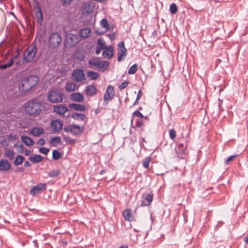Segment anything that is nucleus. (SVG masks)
<instances>
[{
	"mask_svg": "<svg viewBox=\"0 0 248 248\" xmlns=\"http://www.w3.org/2000/svg\"><path fill=\"white\" fill-rule=\"evenodd\" d=\"M13 63V60L12 58H11L9 60V61L4 64H0V70L1 69H5L11 66L12 65Z\"/></svg>",
	"mask_w": 248,
	"mask_h": 248,
	"instance_id": "f704fd0d",
	"label": "nucleus"
},
{
	"mask_svg": "<svg viewBox=\"0 0 248 248\" xmlns=\"http://www.w3.org/2000/svg\"><path fill=\"white\" fill-rule=\"evenodd\" d=\"M72 78L77 82H80L84 79L85 75L82 70H75L72 75Z\"/></svg>",
	"mask_w": 248,
	"mask_h": 248,
	"instance_id": "ddd939ff",
	"label": "nucleus"
},
{
	"mask_svg": "<svg viewBox=\"0 0 248 248\" xmlns=\"http://www.w3.org/2000/svg\"><path fill=\"white\" fill-rule=\"evenodd\" d=\"M76 87V84L72 81L67 82L65 86V90L68 92L74 91Z\"/></svg>",
	"mask_w": 248,
	"mask_h": 248,
	"instance_id": "cd10ccee",
	"label": "nucleus"
},
{
	"mask_svg": "<svg viewBox=\"0 0 248 248\" xmlns=\"http://www.w3.org/2000/svg\"><path fill=\"white\" fill-rule=\"evenodd\" d=\"M70 98L77 102H81L83 100V97L80 93H73L70 96Z\"/></svg>",
	"mask_w": 248,
	"mask_h": 248,
	"instance_id": "393cba45",
	"label": "nucleus"
},
{
	"mask_svg": "<svg viewBox=\"0 0 248 248\" xmlns=\"http://www.w3.org/2000/svg\"><path fill=\"white\" fill-rule=\"evenodd\" d=\"M45 143H46V141L43 138H41V139H39L37 141V143L40 145H43L45 144Z\"/></svg>",
	"mask_w": 248,
	"mask_h": 248,
	"instance_id": "3c124183",
	"label": "nucleus"
},
{
	"mask_svg": "<svg viewBox=\"0 0 248 248\" xmlns=\"http://www.w3.org/2000/svg\"><path fill=\"white\" fill-rule=\"evenodd\" d=\"M36 53V46L33 44L28 46L24 51V61L31 62L34 58Z\"/></svg>",
	"mask_w": 248,
	"mask_h": 248,
	"instance_id": "20e7f679",
	"label": "nucleus"
},
{
	"mask_svg": "<svg viewBox=\"0 0 248 248\" xmlns=\"http://www.w3.org/2000/svg\"><path fill=\"white\" fill-rule=\"evenodd\" d=\"M53 110L57 114L63 116L69 109L65 105H56L53 106Z\"/></svg>",
	"mask_w": 248,
	"mask_h": 248,
	"instance_id": "f8f14e48",
	"label": "nucleus"
},
{
	"mask_svg": "<svg viewBox=\"0 0 248 248\" xmlns=\"http://www.w3.org/2000/svg\"><path fill=\"white\" fill-rule=\"evenodd\" d=\"M237 156V155H233L229 156V157H228L227 159H226L225 160V161H224L225 164H227L229 163V162L232 161Z\"/></svg>",
	"mask_w": 248,
	"mask_h": 248,
	"instance_id": "49530a36",
	"label": "nucleus"
},
{
	"mask_svg": "<svg viewBox=\"0 0 248 248\" xmlns=\"http://www.w3.org/2000/svg\"><path fill=\"white\" fill-rule=\"evenodd\" d=\"M63 139L66 143L70 144H74L76 142L75 140L73 139L68 136H63Z\"/></svg>",
	"mask_w": 248,
	"mask_h": 248,
	"instance_id": "79ce46f5",
	"label": "nucleus"
},
{
	"mask_svg": "<svg viewBox=\"0 0 248 248\" xmlns=\"http://www.w3.org/2000/svg\"><path fill=\"white\" fill-rule=\"evenodd\" d=\"M107 47L106 43L104 39L100 38L98 39L95 48V54L98 55L102 49H105Z\"/></svg>",
	"mask_w": 248,
	"mask_h": 248,
	"instance_id": "4468645a",
	"label": "nucleus"
},
{
	"mask_svg": "<svg viewBox=\"0 0 248 248\" xmlns=\"http://www.w3.org/2000/svg\"><path fill=\"white\" fill-rule=\"evenodd\" d=\"M11 167V164L5 159H1L0 160V171H7Z\"/></svg>",
	"mask_w": 248,
	"mask_h": 248,
	"instance_id": "f3484780",
	"label": "nucleus"
},
{
	"mask_svg": "<svg viewBox=\"0 0 248 248\" xmlns=\"http://www.w3.org/2000/svg\"><path fill=\"white\" fill-rule=\"evenodd\" d=\"M61 141V139L60 137H55L53 138H52L50 140L51 142H55L57 143H60Z\"/></svg>",
	"mask_w": 248,
	"mask_h": 248,
	"instance_id": "de8ad7c7",
	"label": "nucleus"
},
{
	"mask_svg": "<svg viewBox=\"0 0 248 248\" xmlns=\"http://www.w3.org/2000/svg\"><path fill=\"white\" fill-rule=\"evenodd\" d=\"M29 160L33 163H38L41 162L43 157L39 155H34L33 156H31L29 157Z\"/></svg>",
	"mask_w": 248,
	"mask_h": 248,
	"instance_id": "bb28decb",
	"label": "nucleus"
},
{
	"mask_svg": "<svg viewBox=\"0 0 248 248\" xmlns=\"http://www.w3.org/2000/svg\"><path fill=\"white\" fill-rule=\"evenodd\" d=\"M36 16L38 21L42 22V21L43 20V16L41 8L39 6H38L37 8Z\"/></svg>",
	"mask_w": 248,
	"mask_h": 248,
	"instance_id": "c9c22d12",
	"label": "nucleus"
},
{
	"mask_svg": "<svg viewBox=\"0 0 248 248\" xmlns=\"http://www.w3.org/2000/svg\"><path fill=\"white\" fill-rule=\"evenodd\" d=\"M153 199V195L152 193H148L146 194L145 196L144 200H146V202L144 201H141V203L140 205V206H149L151 204Z\"/></svg>",
	"mask_w": 248,
	"mask_h": 248,
	"instance_id": "aec40b11",
	"label": "nucleus"
},
{
	"mask_svg": "<svg viewBox=\"0 0 248 248\" xmlns=\"http://www.w3.org/2000/svg\"><path fill=\"white\" fill-rule=\"evenodd\" d=\"M139 100H137V99H136L135 102L133 104V105H135L137 104Z\"/></svg>",
	"mask_w": 248,
	"mask_h": 248,
	"instance_id": "e2e57ef3",
	"label": "nucleus"
},
{
	"mask_svg": "<svg viewBox=\"0 0 248 248\" xmlns=\"http://www.w3.org/2000/svg\"><path fill=\"white\" fill-rule=\"evenodd\" d=\"M80 32L81 36L82 37L87 38L88 36H89V35L91 33V31L89 29L86 28V29H81L80 30Z\"/></svg>",
	"mask_w": 248,
	"mask_h": 248,
	"instance_id": "2f4dec72",
	"label": "nucleus"
},
{
	"mask_svg": "<svg viewBox=\"0 0 248 248\" xmlns=\"http://www.w3.org/2000/svg\"><path fill=\"white\" fill-rule=\"evenodd\" d=\"M51 125L53 131L57 132L62 129L63 124L59 120H53L51 122Z\"/></svg>",
	"mask_w": 248,
	"mask_h": 248,
	"instance_id": "2eb2a0df",
	"label": "nucleus"
},
{
	"mask_svg": "<svg viewBox=\"0 0 248 248\" xmlns=\"http://www.w3.org/2000/svg\"><path fill=\"white\" fill-rule=\"evenodd\" d=\"M109 65V62L107 61H103L99 62V65L98 66V68L100 69L102 71H104L107 70Z\"/></svg>",
	"mask_w": 248,
	"mask_h": 248,
	"instance_id": "c756f323",
	"label": "nucleus"
},
{
	"mask_svg": "<svg viewBox=\"0 0 248 248\" xmlns=\"http://www.w3.org/2000/svg\"><path fill=\"white\" fill-rule=\"evenodd\" d=\"M63 94L58 90H49L47 99L52 103H59L63 101Z\"/></svg>",
	"mask_w": 248,
	"mask_h": 248,
	"instance_id": "7ed1b4c3",
	"label": "nucleus"
},
{
	"mask_svg": "<svg viewBox=\"0 0 248 248\" xmlns=\"http://www.w3.org/2000/svg\"><path fill=\"white\" fill-rule=\"evenodd\" d=\"M131 124H133V120H131Z\"/></svg>",
	"mask_w": 248,
	"mask_h": 248,
	"instance_id": "774afa93",
	"label": "nucleus"
},
{
	"mask_svg": "<svg viewBox=\"0 0 248 248\" xmlns=\"http://www.w3.org/2000/svg\"><path fill=\"white\" fill-rule=\"evenodd\" d=\"M142 141H145V139L144 138H142Z\"/></svg>",
	"mask_w": 248,
	"mask_h": 248,
	"instance_id": "338daca9",
	"label": "nucleus"
},
{
	"mask_svg": "<svg viewBox=\"0 0 248 248\" xmlns=\"http://www.w3.org/2000/svg\"><path fill=\"white\" fill-rule=\"evenodd\" d=\"M45 132V130L41 127H34L31 131V134L34 136L37 137Z\"/></svg>",
	"mask_w": 248,
	"mask_h": 248,
	"instance_id": "5701e85b",
	"label": "nucleus"
},
{
	"mask_svg": "<svg viewBox=\"0 0 248 248\" xmlns=\"http://www.w3.org/2000/svg\"><path fill=\"white\" fill-rule=\"evenodd\" d=\"M100 25L102 27L105 29L107 31H108L109 30L110 26L106 19H102L100 21Z\"/></svg>",
	"mask_w": 248,
	"mask_h": 248,
	"instance_id": "72a5a7b5",
	"label": "nucleus"
},
{
	"mask_svg": "<svg viewBox=\"0 0 248 248\" xmlns=\"http://www.w3.org/2000/svg\"><path fill=\"white\" fill-rule=\"evenodd\" d=\"M39 79L36 76H30L22 80L19 83V90L26 92L34 87L38 82Z\"/></svg>",
	"mask_w": 248,
	"mask_h": 248,
	"instance_id": "f03ea898",
	"label": "nucleus"
},
{
	"mask_svg": "<svg viewBox=\"0 0 248 248\" xmlns=\"http://www.w3.org/2000/svg\"><path fill=\"white\" fill-rule=\"evenodd\" d=\"M138 70V64H134L133 65H132L128 71V74L129 75H132L136 73V72Z\"/></svg>",
	"mask_w": 248,
	"mask_h": 248,
	"instance_id": "4c0bfd02",
	"label": "nucleus"
},
{
	"mask_svg": "<svg viewBox=\"0 0 248 248\" xmlns=\"http://www.w3.org/2000/svg\"><path fill=\"white\" fill-rule=\"evenodd\" d=\"M62 243H64V244H67V242H66V241L62 242Z\"/></svg>",
	"mask_w": 248,
	"mask_h": 248,
	"instance_id": "69168bd1",
	"label": "nucleus"
},
{
	"mask_svg": "<svg viewBox=\"0 0 248 248\" xmlns=\"http://www.w3.org/2000/svg\"><path fill=\"white\" fill-rule=\"evenodd\" d=\"M142 95V91H141V90H140L138 93V94H137V96L136 97L137 100H139L140 99Z\"/></svg>",
	"mask_w": 248,
	"mask_h": 248,
	"instance_id": "864d4df0",
	"label": "nucleus"
},
{
	"mask_svg": "<svg viewBox=\"0 0 248 248\" xmlns=\"http://www.w3.org/2000/svg\"><path fill=\"white\" fill-rule=\"evenodd\" d=\"M19 170L20 171H23L24 169L23 168H19Z\"/></svg>",
	"mask_w": 248,
	"mask_h": 248,
	"instance_id": "0e129e2a",
	"label": "nucleus"
},
{
	"mask_svg": "<svg viewBox=\"0 0 248 248\" xmlns=\"http://www.w3.org/2000/svg\"><path fill=\"white\" fill-rule=\"evenodd\" d=\"M133 114L134 116H137L141 118L143 117L142 114L138 110L135 111Z\"/></svg>",
	"mask_w": 248,
	"mask_h": 248,
	"instance_id": "8fccbe9b",
	"label": "nucleus"
},
{
	"mask_svg": "<svg viewBox=\"0 0 248 248\" xmlns=\"http://www.w3.org/2000/svg\"><path fill=\"white\" fill-rule=\"evenodd\" d=\"M87 75H88V77L89 78H90L91 80H95V79H97L99 77V74L98 73L95 72L93 71H89L87 73Z\"/></svg>",
	"mask_w": 248,
	"mask_h": 248,
	"instance_id": "473e14b6",
	"label": "nucleus"
},
{
	"mask_svg": "<svg viewBox=\"0 0 248 248\" xmlns=\"http://www.w3.org/2000/svg\"><path fill=\"white\" fill-rule=\"evenodd\" d=\"M61 173L59 169L53 170L48 173V176L49 177H56L58 176Z\"/></svg>",
	"mask_w": 248,
	"mask_h": 248,
	"instance_id": "7c9ffc66",
	"label": "nucleus"
},
{
	"mask_svg": "<svg viewBox=\"0 0 248 248\" xmlns=\"http://www.w3.org/2000/svg\"><path fill=\"white\" fill-rule=\"evenodd\" d=\"M115 95L114 88L111 85L108 86L104 95V105H107L108 101H111Z\"/></svg>",
	"mask_w": 248,
	"mask_h": 248,
	"instance_id": "6e6552de",
	"label": "nucleus"
},
{
	"mask_svg": "<svg viewBox=\"0 0 248 248\" xmlns=\"http://www.w3.org/2000/svg\"><path fill=\"white\" fill-rule=\"evenodd\" d=\"M96 92L97 89L93 84L88 85L86 87L85 93L88 96H93L96 93Z\"/></svg>",
	"mask_w": 248,
	"mask_h": 248,
	"instance_id": "a211bd4d",
	"label": "nucleus"
},
{
	"mask_svg": "<svg viewBox=\"0 0 248 248\" xmlns=\"http://www.w3.org/2000/svg\"><path fill=\"white\" fill-rule=\"evenodd\" d=\"M244 241L246 243V244H248V234L247 236L244 237Z\"/></svg>",
	"mask_w": 248,
	"mask_h": 248,
	"instance_id": "4d7b16f0",
	"label": "nucleus"
},
{
	"mask_svg": "<svg viewBox=\"0 0 248 248\" xmlns=\"http://www.w3.org/2000/svg\"><path fill=\"white\" fill-rule=\"evenodd\" d=\"M105 172V170H101V171L99 172V174H100V175H102V174H103Z\"/></svg>",
	"mask_w": 248,
	"mask_h": 248,
	"instance_id": "bf43d9fd",
	"label": "nucleus"
},
{
	"mask_svg": "<svg viewBox=\"0 0 248 248\" xmlns=\"http://www.w3.org/2000/svg\"><path fill=\"white\" fill-rule=\"evenodd\" d=\"M139 100H137V99H136L135 102L133 104V105H135L137 104Z\"/></svg>",
	"mask_w": 248,
	"mask_h": 248,
	"instance_id": "680f3d73",
	"label": "nucleus"
},
{
	"mask_svg": "<svg viewBox=\"0 0 248 248\" xmlns=\"http://www.w3.org/2000/svg\"><path fill=\"white\" fill-rule=\"evenodd\" d=\"M169 136L171 140H174L176 136V133L175 130L172 128L169 130Z\"/></svg>",
	"mask_w": 248,
	"mask_h": 248,
	"instance_id": "c03bdc74",
	"label": "nucleus"
},
{
	"mask_svg": "<svg viewBox=\"0 0 248 248\" xmlns=\"http://www.w3.org/2000/svg\"><path fill=\"white\" fill-rule=\"evenodd\" d=\"M129 84V82L128 81H125L121 83V85L119 86V89L120 90H123L125 89L128 85Z\"/></svg>",
	"mask_w": 248,
	"mask_h": 248,
	"instance_id": "a18cd8bd",
	"label": "nucleus"
},
{
	"mask_svg": "<svg viewBox=\"0 0 248 248\" xmlns=\"http://www.w3.org/2000/svg\"><path fill=\"white\" fill-rule=\"evenodd\" d=\"M46 184L45 183H39L33 186L30 190V194L32 196L39 194L46 189Z\"/></svg>",
	"mask_w": 248,
	"mask_h": 248,
	"instance_id": "9d476101",
	"label": "nucleus"
},
{
	"mask_svg": "<svg viewBox=\"0 0 248 248\" xmlns=\"http://www.w3.org/2000/svg\"><path fill=\"white\" fill-rule=\"evenodd\" d=\"M108 35L110 39H113L115 37V34L114 33L110 34Z\"/></svg>",
	"mask_w": 248,
	"mask_h": 248,
	"instance_id": "13d9d810",
	"label": "nucleus"
},
{
	"mask_svg": "<svg viewBox=\"0 0 248 248\" xmlns=\"http://www.w3.org/2000/svg\"><path fill=\"white\" fill-rule=\"evenodd\" d=\"M170 12L174 15L177 12V7L175 3H172L170 7Z\"/></svg>",
	"mask_w": 248,
	"mask_h": 248,
	"instance_id": "ea45409f",
	"label": "nucleus"
},
{
	"mask_svg": "<svg viewBox=\"0 0 248 248\" xmlns=\"http://www.w3.org/2000/svg\"><path fill=\"white\" fill-rule=\"evenodd\" d=\"M24 165L25 167H30L31 164L28 161H26L24 162Z\"/></svg>",
	"mask_w": 248,
	"mask_h": 248,
	"instance_id": "5fc2aeb1",
	"label": "nucleus"
},
{
	"mask_svg": "<svg viewBox=\"0 0 248 248\" xmlns=\"http://www.w3.org/2000/svg\"><path fill=\"white\" fill-rule=\"evenodd\" d=\"M142 125V121L141 120H138L135 127H140Z\"/></svg>",
	"mask_w": 248,
	"mask_h": 248,
	"instance_id": "603ef678",
	"label": "nucleus"
},
{
	"mask_svg": "<svg viewBox=\"0 0 248 248\" xmlns=\"http://www.w3.org/2000/svg\"><path fill=\"white\" fill-rule=\"evenodd\" d=\"M119 248H128V246L122 245V246H120Z\"/></svg>",
	"mask_w": 248,
	"mask_h": 248,
	"instance_id": "052dcab7",
	"label": "nucleus"
},
{
	"mask_svg": "<svg viewBox=\"0 0 248 248\" xmlns=\"http://www.w3.org/2000/svg\"><path fill=\"white\" fill-rule=\"evenodd\" d=\"M118 61L121 62L126 55V49L124 46V41L119 42L118 45Z\"/></svg>",
	"mask_w": 248,
	"mask_h": 248,
	"instance_id": "9b49d317",
	"label": "nucleus"
},
{
	"mask_svg": "<svg viewBox=\"0 0 248 248\" xmlns=\"http://www.w3.org/2000/svg\"><path fill=\"white\" fill-rule=\"evenodd\" d=\"M100 61L98 57L93 58L89 61V64L92 66L98 67L99 65Z\"/></svg>",
	"mask_w": 248,
	"mask_h": 248,
	"instance_id": "c85d7f7f",
	"label": "nucleus"
},
{
	"mask_svg": "<svg viewBox=\"0 0 248 248\" xmlns=\"http://www.w3.org/2000/svg\"><path fill=\"white\" fill-rule=\"evenodd\" d=\"M69 107L71 109H74L75 110L84 111L86 109V107L84 105L70 103L69 104Z\"/></svg>",
	"mask_w": 248,
	"mask_h": 248,
	"instance_id": "412c9836",
	"label": "nucleus"
},
{
	"mask_svg": "<svg viewBox=\"0 0 248 248\" xmlns=\"http://www.w3.org/2000/svg\"><path fill=\"white\" fill-rule=\"evenodd\" d=\"M24 159V157L23 156L20 155L17 156L14 161V165L15 166L20 165L23 162Z\"/></svg>",
	"mask_w": 248,
	"mask_h": 248,
	"instance_id": "58836bf2",
	"label": "nucleus"
},
{
	"mask_svg": "<svg viewBox=\"0 0 248 248\" xmlns=\"http://www.w3.org/2000/svg\"><path fill=\"white\" fill-rule=\"evenodd\" d=\"M64 131L70 133L73 135L77 136L81 134L84 130V127L78 125L70 124L65 125L64 127Z\"/></svg>",
	"mask_w": 248,
	"mask_h": 248,
	"instance_id": "39448f33",
	"label": "nucleus"
},
{
	"mask_svg": "<svg viewBox=\"0 0 248 248\" xmlns=\"http://www.w3.org/2000/svg\"><path fill=\"white\" fill-rule=\"evenodd\" d=\"M122 215L125 220L130 222L134 220V217L132 215L131 210L129 208H127L124 210L122 213Z\"/></svg>",
	"mask_w": 248,
	"mask_h": 248,
	"instance_id": "6ab92c4d",
	"label": "nucleus"
},
{
	"mask_svg": "<svg viewBox=\"0 0 248 248\" xmlns=\"http://www.w3.org/2000/svg\"><path fill=\"white\" fill-rule=\"evenodd\" d=\"M75 55L77 59L80 61L83 60L85 57V54L83 52L80 51L77 52Z\"/></svg>",
	"mask_w": 248,
	"mask_h": 248,
	"instance_id": "a19ab883",
	"label": "nucleus"
},
{
	"mask_svg": "<svg viewBox=\"0 0 248 248\" xmlns=\"http://www.w3.org/2000/svg\"><path fill=\"white\" fill-rule=\"evenodd\" d=\"M25 112L30 116L37 117L41 111V103L35 99L28 101L25 104Z\"/></svg>",
	"mask_w": 248,
	"mask_h": 248,
	"instance_id": "f257e3e1",
	"label": "nucleus"
},
{
	"mask_svg": "<svg viewBox=\"0 0 248 248\" xmlns=\"http://www.w3.org/2000/svg\"><path fill=\"white\" fill-rule=\"evenodd\" d=\"M71 117L76 120H80L81 121H83L85 123H86L87 122V119L86 118V115L84 114L83 113H73L71 115Z\"/></svg>",
	"mask_w": 248,
	"mask_h": 248,
	"instance_id": "4be33fe9",
	"label": "nucleus"
},
{
	"mask_svg": "<svg viewBox=\"0 0 248 248\" xmlns=\"http://www.w3.org/2000/svg\"><path fill=\"white\" fill-rule=\"evenodd\" d=\"M150 161L151 158L150 157L145 158L142 161L143 166L146 169L148 168L149 162Z\"/></svg>",
	"mask_w": 248,
	"mask_h": 248,
	"instance_id": "37998d69",
	"label": "nucleus"
},
{
	"mask_svg": "<svg viewBox=\"0 0 248 248\" xmlns=\"http://www.w3.org/2000/svg\"><path fill=\"white\" fill-rule=\"evenodd\" d=\"M62 155L57 150H54L52 151V158L54 160H58L61 158Z\"/></svg>",
	"mask_w": 248,
	"mask_h": 248,
	"instance_id": "e433bc0d",
	"label": "nucleus"
},
{
	"mask_svg": "<svg viewBox=\"0 0 248 248\" xmlns=\"http://www.w3.org/2000/svg\"><path fill=\"white\" fill-rule=\"evenodd\" d=\"M21 140L27 146H31L34 142L32 140L27 136H23L21 137Z\"/></svg>",
	"mask_w": 248,
	"mask_h": 248,
	"instance_id": "a878e982",
	"label": "nucleus"
},
{
	"mask_svg": "<svg viewBox=\"0 0 248 248\" xmlns=\"http://www.w3.org/2000/svg\"><path fill=\"white\" fill-rule=\"evenodd\" d=\"M113 55V49L111 46H107L103 50L102 55L105 59H110Z\"/></svg>",
	"mask_w": 248,
	"mask_h": 248,
	"instance_id": "dca6fc26",
	"label": "nucleus"
},
{
	"mask_svg": "<svg viewBox=\"0 0 248 248\" xmlns=\"http://www.w3.org/2000/svg\"><path fill=\"white\" fill-rule=\"evenodd\" d=\"M62 42V37L58 33H53L50 36L48 43L51 47L58 46Z\"/></svg>",
	"mask_w": 248,
	"mask_h": 248,
	"instance_id": "1a4fd4ad",
	"label": "nucleus"
},
{
	"mask_svg": "<svg viewBox=\"0 0 248 248\" xmlns=\"http://www.w3.org/2000/svg\"><path fill=\"white\" fill-rule=\"evenodd\" d=\"M187 141L185 143H178L175 149V153L177 157L181 159H184L186 154Z\"/></svg>",
	"mask_w": 248,
	"mask_h": 248,
	"instance_id": "423d86ee",
	"label": "nucleus"
},
{
	"mask_svg": "<svg viewBox=\"0 0 248 248\" xmlns=\"http://www.w3.org/2000/svg\"><path fill=\"white\" fill-rule=\"evenodd\" d=\"M79 42L78 35L69 33L66 35L65 45L66 47H71L75 46Z\"/></svg>",
	"mask_w": 248,
	"mask_h": 248,
	"instance_id": "0eeeda50",
	"label": "nucleus"
},
{
	"mask_svg": "<svg viewBox=\"0 0 248 248\" xmlns=\"http://www.w3.org/2000/svg\"><path fill=\"white\" fill-rule=\"evenodd\" d=\"M62 1V3L63 4H68V3H70V2H71V1L72 0H61Z\"/></svg>",
	"mask_w": 248,
	"mask_h": 248,
	"instance_id": "6e6d98bb",
	"label": "nucleus"
},
{
	"mask_svg": "<svg viewBox=\"0 0 248 248\" xmlns=\"http://www.w3.org/2000/svg\"><path fill=\"white\" fill-rule=\"evenodd\" d=\"M39 151L41 153H42L44 155H46L49 152V149L46 148L41 147L39 149Z\"/></svg>",
	"mask_w": 248,
	"mask_h": 248,
	"instance_id": "09e8293b",
	"label": "nucleus"
},
{
	"mask_svg": "<svg viewBox=\"0 0 248 248\" xmlns=\"http://www.w3.org/2000/svg\"><path fill=\"white\" fill-rule=\"evenodd\" d=\"M4 156L8 158L10 161H12L15 158V153L13 150L7 149L5 151Z\"/></svg>",
	"mask_w": 248,
	"mask_h": 248,
	"instance_id": "b1692460",
	"label": "nucleus"
}]
</instances>
